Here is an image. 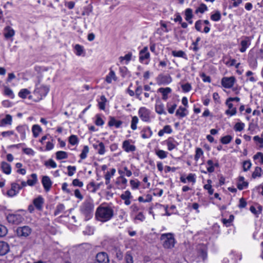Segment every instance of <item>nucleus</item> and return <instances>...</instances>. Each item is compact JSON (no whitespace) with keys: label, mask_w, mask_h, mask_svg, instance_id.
<instances>
[{"label":"nucleus","mask_w":263,"mask_h":263,"mask_svg":"<svg viewBox=\"0 0 263 263\" xmlns=\"http://www.w3.org/2000/svg\"><path fill=\"white\" fill-rule=\"evenodd\" d=\"M142 93V86H138L135 90V95H136L137 98H138L140 100H141L140 95Z\"/></svg>","instance_id":"obj_58"},{"label":"nucleus","mask_w":263,"mask_h":263,"mask_svg":"<svg viewBox=\"0 0 263 263\" xmlns=\"http://www.w3.org/2000/svg\"><path fill=\"white\" fill-rule=\"evenodd\" d=\"M78 141V138L76 135H71L69 137V142L72 145L77 144Z\"/></svg>","instance_id":"obj_49"},{"label":"nucleus","mask_w":263,"mask_h":263,"mask_svg":"<svg viewBox=\"0 0 263 263\" xmlns=\"http://www.w3.org/2000/svg\"><path fill=\"white\" fill-rule=\"evenodd\" d=\"M109 259L106 253L101 252L97 254L94 263H109Z\"/></svg>","instance_id":"obj_8"},{"label":"nucleus","mask_w":263,"mask_h":263,"mask_svg":"<svg viewBox=\"0 0 263 263\" xmlns=\"http://www.w3.org/2000/svg\"><path fill=\"white\" fill-rule=\"evenodd\" d=\"M114 215L112 208L107 204L103 203L97 209L95 217L98 221L105 222L110 220Z\"/></svg>","instance_id":"obj_1"},{"label":"nucleus","mask_w":263,"mask_h":263,"mask_svg":"<svg viewBox=\"0 0 263 263\" xmlns=\"http://www.w3.org/2000/svg\"><path fill=\"white\" fill-rule=\"evenodd\" d=\"M44 203V198L41 196H39L33 200V204L35 208L39 211H42L43 204Z\"/></svg>","instance_id":"obj_13"},{"label":"nucleus","mask_w":263,"mask_h":263,"mask_svg":"<svg viewBox=\"0 0 263 263\" xmlns=\"http://www.w3.org/2000/svg\"><path fill=\"white\" fill-rule=\"evenodd\" d=\"M140 57L139 60L140 61H143L145 59H148L149 58L150 54L148 52V48L147 47H144L140 51Z\"/></svg>","instance_id":"obj_19"},{"label":"nucleus","mask_w":263,"mask_h":263,"mask_svg":"<svg viewBox=\"0 0 263 263\" xmlns=\"http://www.w3.org/2000/svg\"><path fill=\"white\" fill-rule=\"evenodd\" d=\"M15 232L18 237L26 238L31 233L32 229L28 226H24L17 228Z\"/></svg>","instance_id":"obj_5"},{"label":"nucleus","mask_w":263,"mask_h":263,"mask_svg":"<svg viewBox=\"0 0 263 263\" xmlns=\"http://www.w3.org/2000/svg\"><path fill=\"white\" fill-rule=\"evenodd\" d=\"M156 154L159 158L163 159L167 157V153L163 150L159 149L156 152Z\"/></svg>","instance_id":"obj_40"},{"label":"nucleus","mask_w":263,"mask_h":263,"mask_svg":"<svg viewBox=\"0 0 263 263\" xmlns=\"http://www.w3.org/2000/svg\"><path fill=\"white\" fill-rule=\"evenodd\" d=\"M4 93L5 95L9 96L12 99L14 98V95L13 93L12 90L8 87H6L5 88Z\"/></svg>","instance_id":"obj_55"},{"label":"nucleus","mask_w":263,"mask_h":263,"mask_svg":"<svg viewBox=\"0 0 263 263\" xmlns=\"http://www.w3.org/2000/svg\"><path fill=\"white\" fill-rule=\"evenodd\" d=\"M172 78L169 76H164L163 74H159L157 78V82L158 85L167 84L171 83Z\"/></svg>","instance_id":"obj_11"},{"label":"nucleus","mask_w":263,"mask_h":263,"mask_svg":"<svg viewBox=\"0 0 263 263\" xmlns=\"http://www.w3.org/2000/svg\"><path fill=\"white\" fill-rule=\"evenodd\" d=\"M94 204L92 199L85 200L80 206V210L85 216L86 220L89 219L93 215Z\"/></svg>","instance_id":"obj_2"},{"label":"nucleus","mask_w":263,"mask_h":263,"mask_svg":"<svg viewBox=\"0 0 263 263\" xmlns=\"http://www.w3.org/2000/svg\"><path fill=\"white\" fill-rule=\"evenodd\" d=\"M251 42L248 37H246L245 40H243L240 42L241 48L239 50L241 52H244L246 51L247 48L250 45Z\"/></svg>","instance_id":"obj_20"},{"label":"nucleus","mask_w":263,"mask_h":263,"mask_svg":"<svg viewBox=\"0 0 263 263\" xmlns=\"http://www.w3.org/2000/svg\"><path fill=\"white\" fill-rule=\"evenodd\" d=\"M138 118L137 116H134L132 118L131 123V128L133 130L137 129V124L138 122Z\"/></svg>","instance_id":"obj_51"},{"label":"nucleus","mask_w":263,"mask_h":263,"mask_svg":"<svg viewBox=\"0 0 263 263\" xmlns=\"http://www.w3.org/2000/svg\"><path fill=\"white\" fill-rule=\"evenodd\" d=\"M211 19L213 21H218L221 19V14L219 11H216L215 13L211 15Z\"/></svg>","instance_id":"obj_43"},{"label":"nucleus","mask_w":263,"mask_h":263,"mask_svg":"<svg viewBox=\"0 0 263 263\" xmlns=\"http://www.w3.org/2000/svg\"><path fill=\"white\" fill-rule=\"evenodd\" d=\"M252 165L251 162L250 160H246L243 162V170L246 172L250 170Z\"/></svg>","instance_id":"obj_53"},{"label":"nucleus","mask_w":263,"mask_h":263,"mask_svg":"<svg viewBox=\"0 0 263 263\" xmlns=\"http://www.w3.org/2000/svg\"><path fill=\"white\" fill-rule=\"evenodd\" d=\"M101 101L98 102L99 107L101 110H104L105 108V104L107 102V99L105 96L102 95L100 97Z\"/></svg>","instance_id":"obj_31"},{"label":"nucleus","mask_w":263,"mask_h":263,"mask_svg":"<svg viewBox=\"0 0 263 263\" xmlns=\"http://www.w3.org/2000/svg\"><path fill=\"white\" fill-rule=\"evenodd\" d=\"M208 10L207 6L203 3H202L200 5L199 7L196 10L195 13L197 14L200 12L201 13H203L205 11Z\"/></svg>","instance_id":"obj_38"},{"label":"nucleus","mask_w":263,"mask_h":263,"mask_svg":"<svg viewBox=\"0 0 263 263\" xmlns=\"http://www.w3.org/2000/svg\"><path fill=\"white\" fill-rule=\"evenodd\" d=\"M74 49L76 51V54L78 56H80L84 52V49L83 46L79 44H77L75 45Z\"/></svg>","instance_id":"obj_47"},{"label":"nucleus","mask_w":263,"mask_h":263,"mask_svg":"<svg viewBox=\"0 0 263 263\" xmlns=\"http://www.w3.org/2000/svg\"><path fill=\"white\" fill-rule=\"evenodd\" d=\"M68 170V175L69 176H72L73 175L76 170V167L74 166H67Z\"/></svg>","instance_id":"obj_60"},{"label":"nucleus","mask_w":263,"mask_h":263,"mask_svg":"<svg viewBox=\"0 0 263 263\" xmlns=\"http://www.w3.org/2000/svg\"><path fill=\"white\" fill-rule=\"evenodd\" d=\"M42 183L46 191L48 192L50 190L52 182L50 178L47 176H44L42 178Z\"/></svg>","instance_id":"obj_15"},{"label":"nucleus","mask_w":263,"mask_h":263,"mask_svg":"<svg viewBox=\"0 0 263 263\" xmlns=\"http://www.w3.org/2000/svg\"><path fill=\"white\" fill-rule=\"evenodd\" d=\"M24 219L23 217L19 214H9L7 216L8 222L12 224H19Z\"/></svg>","instance_id":"obj_6"},{"label":"nucleus","mask_w":263,"mask_h":263,"mask_svg":"<svg viewBox=\"0 0 263 263\" xmlns=\"http://www.w3.org/2000/svg\"><path fill=\"white\" fill-rule=\"evenodd\" d=\"M15 34V31L9 26H6L4 29V35L8 40L12 37Z\"/></svg>","instance_id":"obj_14"},{"label":"nucleus","mask_w":263,"mask_h":263,"mask_svg":"<svg viewBox=\"0 0 263 263\" xmlns=\"http://www.w3.org/2000/svg\"><path fill=\"white\" fill-rule=\"evenodd\" d=\"M245 127V124L242 122L236 123L234 127L235 131L240 132Z\"/></svg>","instance_id":"obj_50"},{"label":"nucleus","mask_w":263,"mask_h":263,"mask_svg":"<svg viewBox=\"0 0 263 263\" xmlns=\"http://www.w3.org/2000/svg\"><path fill=\"white\" fill-rule=\"evenodd\" d=\"M158 92L162 95V99L166 101L168 99V95L172 92V89L170 87H161L158 89Z\"/></svg>","instance_id":"obj_17"},{"label":"nucleus","mask_w":263,"mask_h":263,"mask_svg":"<svg viewBox=\"0 0 263 263\" xmlns=\"http://www.w3.org/2000/svg\"><path fill=\"white\" fill-rule=\"evenodd\" d=\"M89 152V147L88 146L85 145L83 147L82 152L80 155L81 159H85L87 157V154Z\"/></svg>","instance_id":"obj_37"},{"label":"nucleus","mask_w":263,"mask_h":263,"mask_svg":"<svg viewBox=\"0 0 263 263\" xmlns=\"http://www.w3.org/2000/svg\"><path fill=\"white\" fill-rule=\"evenodd\" d=\"M181 88L184 92H187L191 90L192 86L190 83H186L182 85Z\"/></svg>","instance_id":"obj_57"},{"label":"nucleus","mask_w":263,"mask_h":263,"mask_svg":"<svg viewBox=\"0 0 263 263\" xmlns=\"http://www.w3.org/2000/svg\"><path fill=\"white\" fill-rule=\"evenodd\" d=\"M185 19L189 22V24H192L193 23L192 18L194 16L193 14V10L191 8H187L185 10Z\"/></svg>","instance_id":"obj_21"},{"label":"nucleus","mask_w":263,"mask_h":263,"mask_svg":"<svg viewBox=\"0 0 263 263\" xmlns=\"http://www.w3.org/2000/svg\"><path fill=\"white\" fill-rule=\"evenodd\" d=\"M232 139V137L230 135H227L222 137L220 139L221 142L223 144L229 143Z\"/></svg>","instance_id":"obj_46"},{"label":"nucleus","mask_w":263,"mask_h":263,"mask_svg":"<svg viewBox=\"0 0 263 263\" xmlns=\"http://www.w3.org/2000/svg\"><path fill=\"white\" fill-rule=\"evenodd\" d=\"M94 148L98 151L100 155H103L105 152V146L103 142H100L98 145L93 144Z\"/></svg>","instance_id":"obj_27"},{"label":"nucleus","mask_w":263,"mask_h":263,"mask_svg":"<svg viewBox=\"0 0 263 263\" xmlns=\"http://www.w3.org/2000/svg\"><path fill=\"white\" fill-rule=\"evenodd\" d=\"M235 81V78L234 77H224L221 80V85L226 88H231Z\"/></svg>","instance_id":"obj_9"},{"label":"nucleus","mask_w":263,"mask_h":263,"mask_svg":"<svg viewBox=\"0 0 263 263\" xmlns=\"http://www.w3.org/2000/svg\"><path fill=\"white\" fill-rule=\"evenodd\" d=\"M237 188L239 190H243L244 188H246L248 187V182H246V181H243L242 182V183H240V182H238L237 183Z\"/></svg>","instance_id":"obj_62"},{"label":"nucleus","mask_w":263,"mask_h":263,"mask_svg":"<svg viewBox=\"0 0 263 263\" xmlns=\"http://www.w3.org/2000/svg\"><path fill=\"white\" fill-rule=\"evenodd\" d=\"M203 155V151L201 148H197L196 149V154L195 155V160L197 161Z\"/></svg>","instance_id":"obj_56"},{"label":"nucleus","mask_w":263,"mask_h":263,"mask_svg":"<svg viewBox=\"0 0 263 263\" xmlns=\"http://www.w3.org/2000/svg\"><path fill=\"white\" fill-rule=\"evenodd\" d=\"M10 250L9 245L4 241H0V256L6 254Z\"/></svg>","instance_id":"obj_16"},{"label":"nucleus","mask_w":263,"mask_h":263,"mask_svg":"<svg viewBox=\"0 0 263 263\" xmlns=\"http://www.w3.org/2000/svg\"><path fill=\"white\" fill-rule=\"evenodd\" d=\"M198 257L204 260L207 257V252L204 249H200L198 251Z\"/></svg>","instance_id":"obj_41"},{"label":"nucleus","mask_w":263,"mask_h":263,"mask_svg":"<svg viewBox=\"0 0 263 263\" xmlns=\"http://www.w3.org/2000/svg\"><path fill=\"white\" fill-rule=\"evenodd\" d=\"M155 110L156 112L158 113L159 115L166 114V112L164 109V105L161 102H159V103H157L156 104Z\"/></svg>","instance_id":"obj_25"},{"label":"nucleus","mask_w":263,"mask_h":263,"mask_svg":"<svg viewBox=\"0 0 263 263\" xmlns=\"http://www.w3.org/2000/svg\"><path fill=\"white\" fill-rule=\"evenodd\" d=\"M126 263H134L133 257L130 251H127L125 256Z\"/></svg>","instance_id":"obj_42"},{"label":"nucleus","mask_w":263,"mask_h":263,"mask_svg":"<svg viewBox=\"0 0 263 263\" xmlns=\"http://www.w3.org/2000/svg\"><path fill=\"white\" fill-rule=\"evenodd\" d=\"M172 54L175 57H180L186 59V55L185 53L182 50H173L172 51Z\"/></svg>","instance_id":"obj_30"},{"label":"nucleus","mask_w":263,"mask_h":263,"mask_svg":"<svg viewBox=\"0 0 263 263\" xmlns=\"http://www.w3.org/2000/svg\"><path fill=\"white\" fill-rule=\"evenodd\" d=\"M32 179H28L27 181V184L30 186H33L36 184L37 182V176L36 174H32L31 175Z\"/></svg>","instance_id":"obj_36"},{"label":"nucleus","mask_w":263,"mask_h":263,"mask_svg":"<svg viewBox=\"0 0 263 263\" xmlns=\"http://www.w3.org/2000/svg\"><path fill=\"white\" fill-rule=\"evenodd\" d=\"M65 210V206L63 204L60 203L59 204L55 210L54 212V215L57 216L60 213H62Z\"/></svg>","instance_id":"obj_35"},{"label":"nucleus","mask_w":263,"mask_h":263,"mask_svg":"<svg viewBox=\"0 0 263 263\" xmlns=\"http://www.w3.org/2000/svg\"><path fill=\"white\" fill-rule=\"evenodd\" d=\"M138 114L141 119L145 122L149 120V111L145 107H141L138 111Z\"/></svg>","instance_id":"obj_10"},{"label":"nucleus","mask_w":263,"mask_h":263,"mask_svg":"<svg viewBox=\"0 0 263 263\" xmlns=\"http://www.w3.org/2000/svg\"><path fill=\"white\" fill-rule=\"evenodd\" d=\"M186 111V109L182 106H180L176 112V116H179L181 118L184 117L186 116V114L185 111Z\"/></svg>","instance_id":"obj_32"},{"label":"nucleus","mask_w":263,"mask_h":263,"mask_svg":"<svg viewBox=\"0 0 263 263\" xmlns=\"http://www.w3.org/2000/svg\"><path fill=\"white\" fill-rule=\"evenodd\" d=\"M56 158L58 160H62L68 158L67 153L64 151H58L56 153Z\"/></svg>","instance_id":"obj_33"},{"label":"nucleus","mask_w":263,"mask_h":263,"mask_svg":"<svg viewBox=\"0 0 263 263\" xmlns=\"http://www.w3.org/2000/svg\"><path fill=\"white\" fill-rule=\"evenodd\" d=\"M40 81L39 80L37 83L35 84L36 88L34 91V94L37 96L38 100H41L43 97H45L49 90L48 87L40 85Z\"/></svg>","instance_id":"obj_3"},{"label":"nucleus","mask_w":263,"mask_h":263,"mask_svg":"<svg viewBox=\"0 0 263 263\" xmlns=\"http://www.w3.org/2000/svg\"><path fill=\"white\" fill-rule=\"evenodd\" d=\"M30 93V91L28 90L27 89H22L18 92V96L22 99H25L26 98L27 96L29 95Z\"/></svg>","instance_id":"obj_39"},{"label":"nucleus","mask_w":263,"mask_h":263,"mask_svg":"<svg viewBox=\"0 0 263 263\" xmlns=\"http://www.w3.org/2000/svg\"><path fill=\"white\" fill-rule=\"evenodd\" d=\"M141 136L143 139L148 138L151 137L153 134V132L149 127L143 128L141 131Z\"/></svg>","instance_id":"obj_24"},{"label":"nucleus","mask_w":263,"mask_h":263,"mask_svg":"<svg viewBox=\"0 0 263 263\" xmlns=\"http://www.w3.org/2000/svg\"><path fill=\"white\" fill-rule=\"evenodd\" d=\"M32 131L33 137L36 138L39 136L40 133L41 132L42 128L39 125L35 124L33 125Z\"/></svg>","instance_id":"obj_29"},{"label":"nucleus","mask_w":263,"mask_h":263,"mask_svg":"<svg viewBox=\"0 0 263 263\" xmlns=\"http://www.w3.org/2000/svg\"><path fill=\"white\" fill-rule=\"evenodd\" d=\"M7 233V228L3 225L0 224V237L5 236Z\"/></svg>","instance_id":"obj_59"},{"label":"nucleus","mask_w":263,"mask_h":263,"mask_svg":"<svg viewBox=\"0 0 263 263\" xmlns=\"http://www.w3.org/2000/svg\"><path fill=\"white\" fill-rule=\"evenodd\" d=\"M46 166H50L52 168H55L57 166L56 163L51 159H49L48 161L45 163Z\"/></svg>","instance_id":"obj_61"},{"label":"nucleus","mask_w":263,"mask_h":263,"mask_svg":"<svg viewBox=\"0 0 263 263\" xmlns=\"http://www.w3.org/2000/svg\"><path fill=\"white\" fill-rule=\"evenodd\" d=\"M234 218V216L233 215H230L229 219H222V221L224 225H226L227 227H228L233 221Z\"/></svg>","instance_id":"obj_48"},{"label":"nucleus","mask_w":263,"mask_h":263,"mask_svg":"<svg viewBox=\"0 0 263 263\" xmlns=\"http://www.w3.org/2000/svg\"><path fill=\"white\" fill-rule=\"evenodd\" d=\"M122 122L120 120H116L114 117H111L109 121L108 122V126H115L116 128H119L122 125Z\"/></svg>","instance_id":"obj_28"},{"label":"nucleus","mask_w":263,"mask_h":263,"mask_svg":"<svg viewBox=\"0 0 263 263\" xmlns=\"http://www.w3.org/2000/svg\"><path fill=\"white\" fill-rule=\"evenodd\" d=\"M1 168L3 171V172L5 173L6 174L9 175L11 173V165L3 161L1 163Z\"/></svg>","instance_id":"obj_22"},{"label":"nucleus","mask_w":263,"mask_h":263,"mask_svg":"<svg viewBox=\"0 0 263 263\" xmlns=\"http://www.w3.org/2000/svg\"><path fill=\"white\" fill-rule=\"evenodd\" d=\"M262 172V170L261 168L259 166H256L252 173V177L254 179L256 178L257 177H259L261 176Z\"/></svg>","instance_id":"obj_34"},{"label":"nucleus","mask_w":263,"mask_h":263,"mask_svg":"<svg viewBox=\"0 0 263 263\" xmlns=\"http://www.w3.org/2000/svg\"><path fill=\"white\" fill-rule=\"evenodd\" d=\"M212 181L211 180H208V184L204 185V189L208 191V193L210 195H212L214 193V190L212 188L211 183Z\"/></svg>","instance_id":"obj_45"},{"label":"nucleus","mask_w":263,"mask_h":263,"mask_svg":"<svg viewBox=\"0 0 263 263\" xmlns=\"http://www.w3.org/2000/svg\"><path fill=\"white\" fill-rule=\"evenodd\" d=\"M114 251L116 253V257L119 260H122L123 258V253L120 250V249H118V248H115Z\"/></svg>","instance_id":"obj_54"},{"label":"nucleus","mask_w":263,"mask_h":263,"mask_svg":"<svg viewBox=\"0 0 263 263\" xmlns=\"http://www.w3.org/2000/svg\"><path fill=\"white\" fill-rule=\"evenodd\" d=\"M96 118H97V119L95 121V124L98 126L103 125L104 123V122L102 119V118L100 117V115H97Z\"/></svg>","instance_id":"obj_64"},{"label":"nucleus","mask_w":263,"mask_h":263,"mask_svg":"<svg viewBox=\"0 0 263 263\" xmlns=\"http://www.w3.org/2000/svg\"><path fill=\"white\" fill-rule=\"evenodd\" d=\"M130 184L133 189H137L139 187L140 182L138 181H135L134 180H131Z\"/></svg>","instance_id":"obj_63"},{"label":"nucleus","mask_w":263,"mask_h":263,"mask_svg":"<svg viewBox=\"0 0 263 263\" xmlns=\"http://www.w3.org/2000/svg\"><path fill=\"white\" fill-rule=\"evenodd\" d=\"M167 146V149L172 151L176 148L178 145V143L173 137H169L167 140L164 141Z\"/></svg>","instance_id":"obj_12"},{"label":"nucleus","mask_w":263,"mask_h":263,"mask_svg":"<svg viewBox=\"0 0 263 263\" xmlns=\"http://www.w3.org/2000/svg\"><path fill=\"white\" fill-rule=\"evenodd\" d=\"M12 116L10 115H7L5 118L3 119L1 121L2 124H11Z\"/></svg>","instance_id":"obj_44"},{"label":"nucleus","mask_w":263,"mask_h":263,"mask_svg":"<svg viewBox=\"0 0 263 263\" xmlns=\"http://www.w3.org/2000/svg\"><path fill=\"white\" fill-rule=\"evenodd\" d=\"M27 127L25 125H20L16 127L17 131L21 134V138L24 140L26 138V130Z\"/></svg>","instance_id":"obj_23"},{"label":"nucleus","mask_w":263,"mask_h":263,"mask_svg":"<svg viewBox=\"0 0 263 263\" xmlns=\"http://www.w3.org/2000/svg\"><path fill=\"white\" fill-rule=\"evenodd\" d=\"M161 239L163 241V246L165 248L171 249L174 247L175 241L172 234H162L161 236Z\"/></svg>","instance_id":"obj_4"},{"label":"nucleus","mask_w":263,"mask_h":263,"mask_svg":"<svg viewBox=\"0 0 263 263\" xmlns=\"http://www.w3.org/2000/svg\"><path fill=\"white\" fill-rule=\"evenodd\" d=\"M112 80L116 81L117 77L115 72L112 70H110L109 73L106 77L105 81L109 84L111 83Z\"/></svg>","instance_id":"obj_26"},{"label":"nucleus","mask_w":263,"mask_h":263,"mask_svg":"<svg viewBox=\"0 0 263 263\" xmlns=\"http://www.w3.org/2000/svg\"><path fill=\"white\" fill-rule=\"evenodd\" d=\"M120 198L122 200H125L128 199H131L132 198V196L131 195L130 192L129 191H126L123 194L121 195Z\"/></svg>","instance_id":"obj_52"},{"label":"nucleus","mask_w":263,"mask_h":263,"mask_svg":"<svg viewBox=\"0 0 263 263\" xmlns=\"http://www.w3.org/2000/svg\"><path fill=\"white\" fill-rule=\"evenodd\" d=\"M11 189L7 191V194L10 197H13L17 195L22 186L16 182H13L11 184Z\"/></svg>","instance_id":"obj_7"},{"label":"nucleus","mask_w":263,"mask_h":263,"mask_svg":"<svg viewBox=\"0 0 263 263\" xmlns=\"http://www.w3.org/2000/svg\"><path fill=\"white\" fill-rule=\"evenodd\" d=\"M122 147L126 152H134L136 150V146L130 144L128 140H125L123 142Z\"/></svg>","instance_id":"obj_18"}]
</instances>
